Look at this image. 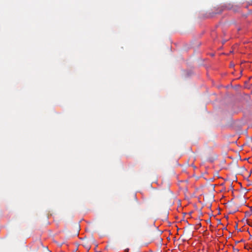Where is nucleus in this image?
I'll list each match as a JSON object with an SVG mask.
<instances>
[{"label":"nucleus","instance_id":"obj_2","mask_svg":"<svg viewBox=\"0 0 252 252\" xmlns=\"http://www.w3.org/2000/svg\"><path fill=\"white\" fill-rule=\"evenodd\" d=\"M129 251V249H126L125 250V252H128Z\"/></svg>","mask_w":252,"mask_h":252},{"label":"nucleus","instance_id":"obj_1","mask_svg":"<svg viewBox=\"0 0 252 252\" xmlns=\"http://www.w3.org/2000/svg\"><path fill=\"white\" fill-rule=\"evenodd\" d=\"M32 247L33 250L36 251H37L40 248H43L45 250H48V248L47 247H44L43 246L42 242L39 239L33 241V242L32 244Z\"/></svg>","mask_w":252,"mask_h":252},{"label":"nucleus","instance_id":"obj_3","mask_svg":"<svg viewBox=\"0 0 252 252\" xmlns=\"http://www.w3.org/2000/svg\"><path fill=\"white\" fill-rule=\"evenodd\" d=\"M237 224H236V225L235 226V228H237Z\"/></svg>","mask_w":252,"mask_h":252}]
</instances>
